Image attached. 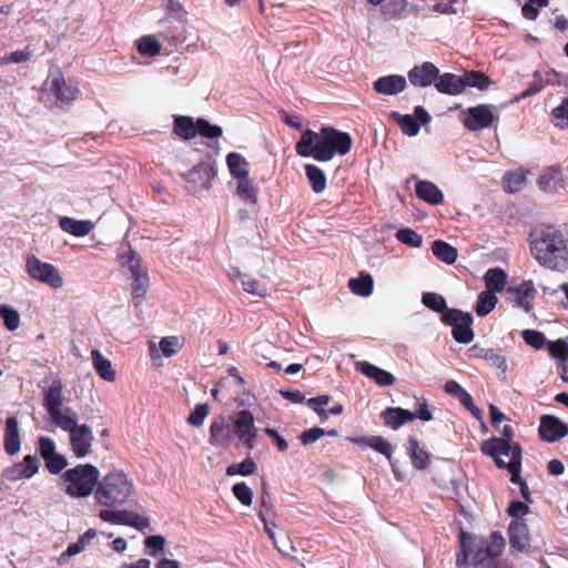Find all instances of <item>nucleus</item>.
Listing matches in <instances>:
<instances>
[{"label":"nucleus","instance_id":"nucleus-27","mask_svg":"<svg viewBox=\"0 0 568 568\" xmlns=\"http://www.w3.org/2000/svg\"><path fill=\"white\" fill-rule=\"evenodd\" d=\"M435 87L438 92L449 95H457L465 90L463 78L453 73H444L437 77Z\"/></svg>","mask_w":568,"mask_h":568},{"label":"nucleus","instance_id":"nucleus-34","mask_svg":"<svg viewBox=\"0 0 568 568\" xmlns=\"http://www.w3.org/2000/svg\"><path fill=\"white\" fill-rule=\"evenodd\" d=\"M383 417L387 426H389L393 429H398L405 423L414 420L415 414L399 407H388L383 413Z\"/></svg>","mask_w":568,"mask_h":568},{"label":"nucleus","instance_id":"nucleus-25","mask_svg":"<svg viewBox=\"0 0 568 568\" xmlns=\"http://www.w3.org/2000/svg\"><path fill=\"white\" fill-rule=\"evenodd\" d=\"M3 446L6 453L11 456L20 452L21 439L19 434V424L18 419L14 416H10L6 420Z\"/></svg>","mask_w":568,"mask_h":568},{"label":"nucleus","instance_id":"nucleus-12","mask_svg":"<svg viewBox=\"0 0 568 568\" xmlns=\"http://www.w3.org/2000/svg\"><path fill=\"white\" fill-rule=\"evenodd\" d=\"M442 321L453 327V336L458 343L468 344L474 339L473 317L469 313L450 308L442 315Z\"/></svg>","mask_w":568,"mask_h":568},{"label":"nucleus","instance_id":"nucleus-40","mask_svg":"<svg viewBox=\"0 0 568 568\" xmlns=\"http://www.w3.org/2000/svg\"><path fill=\"white\" fill-rule=\"evenodd\" d=\"M348 287L355 295L367 297L373 293L374 281L369 274L361 273L358 277L349 280Z\"/></svg>","mask_w":568,"mask_h":568},{"label":"nucleus","instance_id":"nucleus-51","mask_svg":"<svg viewBox=\"0 0 568 568\" xmlns=\"http://www.w3.org/2000/svg\"><path fill=\"white\" fill-rule=\"evenodd\" d=\"M396 239L410 247H419L423 243V237L409 227L398 230L396 233Z\"/></svg>","mask_w":568,"mask_h":568},{"label":"nucleus","instance_id":"nucleus-50","mask_svg":"<svg viewBox=\"0 0 568 568\" xmlns=\"http://www.w3.org/2000/svg\"><path fill=\"white\" fill-rule=\"evenodd\" d=\"M547 348L551 357L560 361H568V342L566 339L559 338L557 341L548 342Z\"/></svg>","mask_w":568,"mask_h":568},{"label":"nucleus","instance_id":"nucleus-37","mask_svg":"<svg viewBox=\"0 0 568 568\" xmlns=\"http://www.w3.org/2000/svg\"><path fill=\"white\" fill-rule=\"evenodd\" d=\"M173 132L183 140H191L196 136V121L191 116H175Z\"/></svg>","mask_w":568,"mask_h":568},{"label":"nucleus","instance_id":"nucleus-54","mask_svg":"<svg viewBox=\"0 0 568 568\" xmlns=\"http://www.w3.org/2000/svg\"><path fill=\"white\" fill-rule=\"evenodd\" d=\"M222 128L219 125H213L204 119L196 120V135L213 139L222 135Z\"/></svg>","mask_w":568,"mask_h":568},{"label":"nucleus","instance_id":"nucleus-55","mask_svg":"<svg viewBox=\"0 0 568 568\" xmlns=\"http://www.w3.org/2000/svg\"><path fill=\"white\" fill-rule=\"evenodd\" d=\"M235 498L246 507L253 503V490L245 483H237L232 487Z\"/></svg>","mask_w":568,"mask_h":568},{"label":"nucleus","instance_id":"nucleus-24","mask_svg":"<svg viewBox=\"0 0 568 568\" xmlns=\"http://www.w3.org/2000/svg\"><path fill=\"white\" fill-rule=\"evenodd\" d=\"M50 420L64 432H71L77 426L78 414L71 407H60L48 413Z\"/></svg>","mask_w":568,"mask_h":568},{"label":"nucleus","instance_id":"nucleus-63","mask_svg":"<svg viewBox=\"0 0 568 568\" xmlns=\"http://www.w3.org/2000/svg\"><path fill=\"white\" fill-rule=\"evenodd\" d=\"M507 513L514 520H525L524 517L529 513V507L526 503L515 500L510 503Z\"/></svg>","mask_w":568,"mask_h":568},{"label":"nucleus","instance_id":"nucleus-35","mask_svg":"<svg viewBox=\"0 0 568 568\" xmlns=\"http://www.w3.org/2000/svg\"><path fill=\"white\" fill-rule=\"evenodd\" d=\"M226 164L234 179L240 180L248 176L250 165L242 154L237 152L229 153L226 155Z\"/></svg>","mask_w":568,"mask_h":568},{"label":"nucleus","instance_id":"nucleus-45","mask_svg":"<svg viewBox=\"0 0 568 568\" xmlns=\"http://www.w3.org/2000/svg\"><path fill=\"white\" fill-rule=\"evenodd\" d=\"M0 317L1 320L3 321V325L6 326V328L8 331H16L19 328L20 326V314L19 312L7 305V304H1L0 305Z\"/></svg>","mask_w":568,"mask_h":568},{"label":"nucleus","instance_id":"nucleus-43","mask_svg":"<svg viewBox=\"0 0 568 568\" xmlns=\"http://www.w3.org/2000/svg\"><path fill=\"white\" fill-rule=\"evenodd\" d=\"M498 302L497 296L490 291H483L477 300L475 312L478 316L483 317L489 314Z\"/></svg>","mask_w":568,"mask_h":568},{"label":"nucleus","instance_id":"nucleus-4","mask_svg":"<svg viewBox=\"0 0 568 568\" xmlns=\"http://www.w3.org/2000/svg\"><path fill=\"white\" fill-rule=\"evenodd\" d=\"M531 254L547 270L566 273L568 271V246L564 235L547 227L531 243Z\"/></svg>","mask_w":568,"mask_h":568},{"label":"nucleus","instance_id":"nucleus-8","mask_svg":"<svg viewBox=\"0 0 568 568\" xmlns=\"http://www.w3.org/2000/svg\"><path fill=\"white\" fill-rule=\"evenodd\" d=\"M480 450L493 457L499 468H506L511 474V480L519 479L521 449L518 445L493 437L483 442Z\"/></svg>","mask_w":568,"mask_h":568},{"label":"nucleus","instance_id":"nucleus-49","mask_svg":"<svg viewBox=\"0 0 568 568\" xmlns=\"http://www.w3.org/2000/svg\"><path fill=\"white\" fill-rule=\"evenodd\" d=\"M422 303L429 310L437 313H445L446 310V301L445 298L437 293H424L422 296Z\"/></svg>","mask_w":568,"mask_h":568},{"label":"nucleus","instance_id":"nucleus-39","mask_svg":"<svg viewBox=\"0 0 568 568\" xmlns=\"http://www.w3.org/2000/svg\"><path fill=\"white\" fill-rule=\"evenodd\" d=\"M236 194L245 203H257L258 189L248 176L237 180Z\"/></svg>","mask_w":568,"mask_h":568},{"label":"nucleus","instance_id":"nucleus-21","mask_svg":"<svg viewBox=\"0 0 568 568\" xmlns=\"http://www.w3.org/2000/svg\"><path fill=\"white\" fill-rule=\"evenodd\" d=\"M232 425H229L224 417L214 419L210 425L209 442L215 447H226L233 439Z\"/></svg>","mask_w":568,"mask_h":568},{"label":"nucleus","instance_id":"nucleus-48","mask_svg":"<svg viewBox=\"0 0 568 568\" xmlns=\"http://www.w3.org/2000/svg\"><path fill=\"white\" fill-rule=\"evenodd\" d=\"M32 52L29 48L16 50L0 58V65L20 64L30 61Z\"/></svg>","mask_w":568,"mask_h":568},{"label":"nucleus","instance_id":"nucleus-42","mask_svg":"<svg viewBox=\"0 0 568 568\" xmlns=\"http://www.w3.org/2000/svg\"><path fill=\"white\" fill-rule=\"evenodd\" d=\"M305 173L315 193H322L326 189V176L322 169L314 164H306Z\"/></svg>","mask_w":568,"mask_h":568},{"label":"nucleus","instance_id":"nucleus-22","mask_svg":"<svg viewBox=\"0 0 568 568\" xmlns=\"http://www.w3.org/2000/svg\"><path fill=\"white\" fill-rule=\"evenodd\" d=\"M373 87L374 90L379 94L395 95L406 89L407 81L403 75L389 74L375 80Z\"/></svg>","mask_w":568,"mask_h":568},{"label":"nucleus","instance_id":"nucleus-19","mask_svg":"<svg viewBox=\"0 0 568 568\" xmlns=\"http://www.w3.org/2000/svg\"><path fill=\"white\" fill-rule=\"evenodd\" d=\"M439 74L438 68L432 62L415 65L408 72V80L415 87L427 88L435 84Z\"/></svg>","mask_w":568,"mask_h":568},{"label":"nucleus","instance_id":"nucleus-7","mask_svg":"<svg viewBox=\"0 0 568 568\" xmlns=\"http://www.w3.org/2000/svg\"><path fill=\"white\" fill-rule=\"evenodd\" d=\"M99 469L92 464H80L67 469L60 476L63 491L71 498H87L98 487Z\"/></svg>","mask_w":568,"mask_h":568},{"label":"nucleus","instance_id":"nucleus-64","mask_svg":"<svg viewBox=\"0 0 568 568\" xmlns=\"http://www.w3.org/2000/svg\"><path fill=\"white\" fill-rule=\"evenodd\" d=\"M39 444V453L40 456L44 459L49 457L50 455H53L57 453L55 450V443L52 438L47 436H41L38 440Z\"/></svg>","mask_w":568,"mask_h":568},{"label":"nucleus","instance_id":"nucleus-2","mask_svg":"<svg viewBox=\"0 0 568 568\" xmlns=\"http://www.w3.org/2000/svg\"><path fill=\"white\" fill-rule=\"evenodd\" d=\"M505 539L500 532L494 531L488 539L476 540L471 535L462 531L459 535V551L456 556L458 568H470L469 558L474 568H493L495 559L503 552Z\"/></svg>","mask_w":568,"mask_h":568},{"label":"nucleus","instance_id":"nucleus-30","mask_svg":"<svg viewBox=\"0 0 568 568\" xmlns=\"http://www.w3.org/2000/svg\"><path fill=\"white\" fill-rule=\"evenodd\" d=\"M477 356L486 361L490 366L497 368L499 371V378L506 379L508 366L506 356L501 351H495L493 348H480Z\"/></svg>","mask_w":568,"mask_h":568},{"label":"nucleus","instance_id":"nucleus-16","mask_svg":"<svg viewBox=\"0 0 568 568\" xmlns=\"http://www.w3.org/2000/svg\"><path fill=\"white\" fill-rule=\"evenodd\" d=\"M392 118L399 125L402 132L408 136L417 135L420 124H427L430 121L429 113L423 106H416L413 115L393 112Z\"/></svg>","mask_w":568,"mask_h":568},{"label":"nucleus","instance_id":"nucleus-32","mask_svg":"<svg viewBox=\"0 0 568 568\" xmlns=\"http://www.w3.org/2000/svg\"><path fill=\"white\" fill-rule=\"evenodd\" d=\"M92 365L97 374L105 382H114L116 374L111 362L99 349L91 352Z\"/></svg>","mask_w":568,"mask_h":568},{"label":"nucleus","instance_id":"nucleus-14","mask_svg":"<svg viewBox=\"0 0 568 568\" xmlns=\"http://www.w3.org/2000/svg\"><path fill=\"white\" fill-rule=\"evenodd\" d=\"M148 345L151 361L160 364L162 358H171L183 348L184 338L176 335H170L162 337L158 344L150 341Z\"/></svg>","mask_w":568,"mask_h":568},{"label":"nucleus","instance_id":"nucleus-29","mask_svg":"<svg viewBox=\"0 0 568 568\" xmlns=\"http://www.w3.org/2000/svg\"><path fill=\"white\" fill-rule=\"evenodd\" d=\"M356 368L381 386H392L395 383V377L390 373L367 362H357Z\"/></svg>","mask_w":568,"mask_h":568},{"label":"nucleus","instance_id":"nucleus-47","mask_svg":"<svg viewBox=\"0 0 568 568\" xmlns=\"http://www.w3.org/2000/svg\"><path fill=\"white\" fill-rule=\"evenodd\" d=\"M257 469L255 462L251 457H246L241 463L231 464L226 468L227 476H250Z\"/></svg>","mask_w":568,"mask_h":568},{"label":"nucleus","instance_id":"nucleus-62","mask_svg":"<svg viewBox=\"0 0 568 568\" xmlns=\"http://www.w3.org/2000/svg\"><path fill=\"white\" fill-rule=\"evenodd\" d=\"M548 6V0H528L521 9L523 16L528 20H536L539 14V8Z\"/></svg>","mask_w":568,"mask_h":568},{"label":"nucleus","instance_id":"nucleus-60","mask_svg":"<svg viewBox=\"0 0 568 568\" xmlns=\"http://www.w3.org/2000/svg\"><path fill=\"white\" fill-rule=\"evenodd\" d=\"M210 413V407L206 404L196 405L187 417V423L192 426L200 427L203 425L205 418Z\"/></svg>","mask_w":568,"mask_h":568},{"label":"nucleus","instance_id":"nucleus-17","mask_svg":"<svg viewBox=\"0 0 568 568\" xmlns=\"http://www.w3.org/2000/svg\"><path fill=\"white\" fill-rule=\"evenodd\" d=\"M70 435V446L73 455L77 458L87 457L92 450L93 443V433L92 429L85 425H79L71 432Z\"/></svg>","mask_w":568,"mask_h":568},{"label":"nucleus","instance_id":"nucleus-31","mask_svg":"<svg viewBox=\"0 0 568 568\" xmlns=\"http://www.w3.org/2000/svg\"><path fill=\"white\" fill-rule=\"evenodd\" d=\"M538 185L549 192L562 189L565 186L564 174L558 168H548L539 176Z\"/></svg>","mask_w":568,"mask_h":568},{"label":"nucleus","instance_id":"nucleus-44","mask_svg":"<svg viewBox=\"0 0 568 568\" xmlns=\"http://www.w3.org/2000/svg\"><path fill=\"white\" fill-rule=\"evenodd\" d=\"M136 48L140 54L152 58L160 54L162 45L154 37L145 36L138 40Z\"/></svg>","mask_w":568,"mask_h":568},{"label":"nucleus","instance_id":"nucleus-20","mask_svg":"<svg viewBox=\"0 0 568 568\" xmlns=\"http://www.w3.org/2000/svg\"><path fill=\"white\" fill-rule=\"evenodd\" d=\"M568 434V426L555 416L546 415L540 419L539 435L549 443L556 442Z\"/></svg>","mask_w":568,"mask_h":568},{"label":"nucleus","instance_id":"nucleus-9","mask_svg":"<svg viewBox=\"0 0 568 568\" xmlns=\"http://www.w3.org/2000/svg\"><path fill=\"white\" fill-rule=\"evenodd\" d=\"M232 425L233 437L247 449H254L257 445V428L255 418L248 409H241L229 416Z\"/></svg>","mask_w":568,"mask_h":568},{"label":"nucleus","instance_id":"nucleus-59","mask_svg":"<svg viewBox=\"0 0 568 568\" xmlns=\"http://www.w3.org/2000/svg\"><path fill=\"white\" fill-rule=\"evenodd\" d=\"M369 442V448L383 454L389 462L392 460L393 447L388 440L382 436H371Z\"/></svg>","mask_w":568,"mask_h":568},{"label":"nucleus","instance_id":"nucleus-1","mask_svg":"<svg viewBox=\"0 0 568 568\" xmlns=\"http://www.w3.org/2000/svg\"><path fill=\"white\" fill-rule=\"evenodd\" d=\"M353 140L346 132L332 126H323L320 132L306 130L296 143V153L303 158H314L320 162L331 161L336 154L351 151Z\"/></svg>","mask_w":568,"mask_h":568},{"label":"nucleus","instance_id":"nucleus-57","mask_svg":"<svg viewBox=\"0 0 568 568\" xmlns=\"http://www.w3.org/2000/svg\"><path fill=\"white\" fill-rule=\"evenodd\" d=\"M524 342L535 349H541L546 345L545 335L535 329H525L521 333Z\"/></svg>","mask_w":568,"mask_h":568},{"label":"nucleus","instance_id":"nucleus-13","mask_svg":"<svg viewBox=\"0 0 568 568\" xmlns=\"http://www.w3.org/2000/svg\"><path fill=\"white\" fill-rule=\"evenodd\" d=\"M498 120L497 109L489 104H479L468 108L462 118V122L469 131H479L489 128Z\"/></svg>","mask_w":568,"mask_h":568},{"label":"nucleus","instance_id":"nucleus-46","mask_svg":"<svg viewBox=\"0 0 568 568\" xmlns=\"http://www.w3.org/2000/svg\"><path fill=\"white\" fill-rule=\"evenodd\" d=\"M527 182V172L524 170H516L505 175V185L508 192L520 191Z\"/></svg>","mask_w":568,"mask_h":568},{"label":"nucleus","instance_id":"nucleus-11","mask_svg":"<svg viewBox=\"0 0 568 568\" xmlns=\"http://www.w3.org/2000/svg\"><path fill=\"white\" fill-rule=\"evenodd\" d=\"M119 507H109L100 509L99 518L112 525H124L133 527L138 530H143L150 527V519L133 510L118 509Z\"/></svg>","mask_w":568,"mask_h":568},{"label":"nucleus","instance_id":"nucleus-56","mask_svg":"<svg viewBox=\"0 0 568 568\" xmlns=\"http://www.w3.org/2000/svg\"><path fill=\"white\" fill-rule=\"evenodd\" d=\"M243 290L257 297H266L267 296V287L258 282L257 280L245 277L242 280Z\"/></svg>","mask_w":568,"mask_h":568},{"label":"nucleus","instance_id":"nucleus-36","mask_svg":"<svg viewBox=\"0 0 568 568\" xmlns=\"http://www.w3.org/2000/svg\"><path fill=\"white\" fill-rule=\"evenodd\" d=\"M486 291L491 293H500L505 290L507 283V274L499 267L489 268L484 275Z\"/></svg>","mask_w":568,"mask_h":568},{"label":"nucleus","instance_id":"nucleus-58","mask_svg":"<svg viewBox=\"0 0 568 568\" xmlns=\"http://www.w3.org/2000/svg\"><path fill=\"white\" fill-rule=\"evenodd\" d=\"M45 463V467L48 468L50 474L58 475L60 474L68 465L67 458L55 453L53 455H50L49 457L43 459Z\"/></svg>","mask_w":568,"mask_h":568},{"label":"nucleus","instance_id":"nucleus-10","mask_svg":"<svg viewBox=\"0 0 568 568\" xmlns=\"http://www.w3.org/2000/svg\"><path fill=\"white\" fill-rule=\"evenodd\" d=\"M26 270L28 275L52 288H61L64 285L60 271L51 263L42 262L32 255L27 258Z\"/></svg>","mask_w":568,"mask_h":568},{"label":"nucleus","instance_id":"nucleus-26","mask_svg":"<svg viewBox=\"0 0 568 568\" xmlns=\"http://www.w3.org/2000/svg\"><path fill=\"white\" fill-rule=\"evenodd\" d=\"M61 230L68 234L82 237L92 232L94 223L91 220H75L69 216H62L59 221Z\"/></svg>","mask_w":568,"mask_h":568},{"label":"nucleus","instance_id":"nucleus-28","mask_svg":"<svg viewBox=\"0 0 568 568\" xmlns=\"http://www.w3.org/2000/svg\"><path fill=\"white\" fill-rule=\"evenodd\" d=\"M43 407L47 413L63 407V385L60 379H54L43 390Z\"/></svg>","mask_w":568,"mask_h":568},{"label":"nucleus","instance_id":"nucleus-53","mask_svg":"<svg viewBox=\"0 0 568 568\" xmlns=\"http://www.w3.org/2000/svg\"><path fill=\"white\" fill-rule=\"evenodd\" d=\"M447 394L456 397L462 405H470V394L466 392L456 381H447L445 384Z\"/></svg>","mask_w":568,"mask_h":568},{"label":"nucleus","instance_id":"nucleus-52","mask_svg":"<svg viewBox=\"0 0 568 568\" xmlns=\"http://www.w3.org/2000/svg\"><path fill=\"white\" fill-rule=\"evenodd\" d=\"M462 78L463 81H465V88L471 87L479 90H486L490 84V81L486 75L476 71L467 72Z\"/></svg>","mask_w":568,"mask_h":568},{"label":"nucleus","instance_id":"nucleus-15","mask_svg":"<svg viewBox=\"0 0 568 568\" xmlns=\"http://www.w3.org/2000/svg\"><path fill=\"white\" fill-rule=\"evenodd\" d=\"M41 463L36 455H27L19 463L7 467L2 475L9 481L30 479L39 473Z\"/></svg>","mask_w":568,"mask_h":568},{"label":"nucleus","instance_id":"nucleus-23","mask_svg":"<svg viewBox=\"0 0 568 568\" xmlns=\"http://www.w3.org/2000/svg\"><path fill=\"white\" fill-rule=\"evenodd\" d=\"M509 542L513 549L525 551L529 547V530L525 520H513L508 528Z\"/></svg>","mask_w":568,"mask_h":568},{"label":"nucleus","instance_id":"nucleus-33","mask_svg":"<svg viewBox=\"0 0 568 568\" xmlns=\"http://www.w3.org/2000/svg\"><path fill=\"white\" fill-rule=\"evenodd\" d=\"M415 191L419 199L432 205L440 204L444 201L443 192L430 181H419Z\"/></svg>","mask_w":568,"mask_h":568},{"label":"nucleus","instance_id":"nucleus-18","mask_svg":"<svg viewBox=\"0 0 568 568\" xmlns=\"http://www.w3.org/2000/svg\"><path fill=\"white\" fill-rule=\"evenodd\" d=\"M214 171L207 163H200L195 165L185 175L186 182L190 184L193 192L209 190L214 179Z\"/></svg>","mask_w":568,"mask_h":568},{"label":"nucleus","instance_id":"nucleus-38","mask_svg":"<svg viewBox=\"0 0 568 568\" xmlns=\"http://www.w3.org/2000/svg\"><path fill=\"white\" fill-rule=\"evenodd\" d=\"M432 252L439 261L446 264H454L458 257L457 250L442 240L433 242Z\"/></svg>","mask_w":568,"mask_h":568},{"label":"nucleus","instance_id":"nucleus-3","mask_svg":"<svg viewBox=\"0 0 568 568\" xmlns=\"http://www.w3.org/2000/svg\"><path fill=\"white\" fill-rule=\"evenodd\" d=\"M136 498L133 478L122 468L112 467L101 478L94 493V500L103 508L122 507Z\"/></svg>","mask_w":568,"mask_h":568},{"label":"nucleus","instance_id":"nucleus-6","mask_svg":"<svg viewBox=\"0 0 568 568\" xmlns=\"http://www.w3.org/2000/svg\"><path fill=\"white\" fill-rule=\"evenodd\" d=\"M116 260L122 273L132 281V298L135 305L141 304L150 286L142 257L129 244H123L119 248Z\"/></svg>","mask_w":568,"mask_h":568},{"label":"nucleus","instance_id":"nucleus-41","mask_svg":"<svg viewBox=\"0 0 568 568\" xmlns=\"http://www.w3.org/2000/svg\"><path fill=\"white\" fill-rule=\"evenodd\" d=\"M408 445V453L414 467L417 469L427 468L430 462L429 454L413 437L409 438Z\"/></svg>","mask_w":568,"mask_h":568},{"label":"nucleus","instance_id":"nucleus-61","mask_svg":"<svg viewBox=\"0 0 568 568\" xmlns=\"http://www.w3.org/2000/svg\"><path fill=\"white\" fill-rule=\"evenodd\" d=\"M144 545L148 549V554L152 557H156L164 551L165 538L161 535L150 536L145 539Z\"/></svg>","mask_w":568,"mask_h":568},{"label":"nucleus","instance_id":"nucleus-5","mask_svg":"<svg viewBox=\"0 0 568 568\" xmlns=\"http://www.w3.org/2000/svg\"><path fill=\"white\" fill-rule=\"evenodd\" d=\"M80 94L78 83L59 68H51L41 87L40 100L48 108L70 105Z\"/></svg>","mask_w":568,"mask_h":568}]
</instances>
